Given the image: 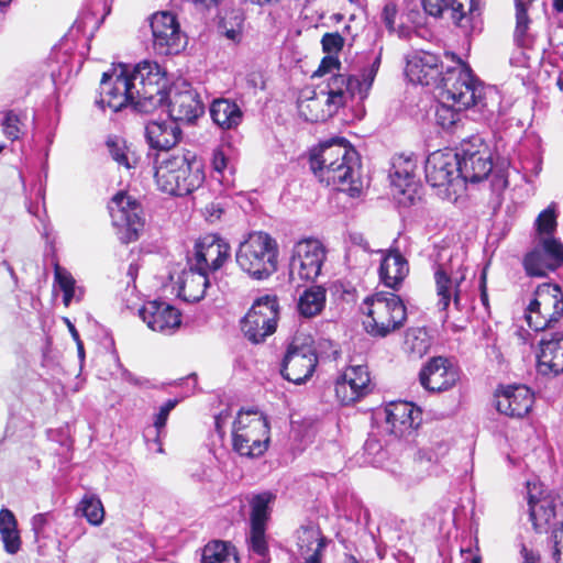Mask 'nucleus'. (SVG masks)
Wrapping results in <instances>:
<instances>
[{"label": "nucleus", "instance_id": "8fccbe9b", "mask_svg": "<svg viewBox=\"0 0 563 563\" xmlns=\"http://www.w3.org/2000/svg\"><path fill=\"white\" fill-rule=\"evenodd\" d=\"M244 18L240 10H230L221 16L219 22L220 35H241Z\"/></svg>", "mask_w": 563, "mask_h": 563}, {"label": "nucleus", "instance_id": "4d7b16f0", "mask_svg": "<svg viewBox=\"0 0 563 563\" xmlns=\"http://www.w3.org/2000/svg\"><path fill=\"white\" fill-rule=\"evenodd\" d=\"M54 276L55 282L59 286L60 290L75 288L76 280L71 274L67 269L60 267L58 264L55 265Z\"/></svg>", "mask_w": 563, "mask_h": 563}, {"label": "nucleus", "instance_id": "a18cd8bd", "mask_svg": "<svg viewBox=\"0 0 563 563\" xmlns=\"http://www.w3.org/2000/svg\"><path fill=\"white\" fill-rule=\"evenodd\" d=\"M380 20L389 33L398 35H410L411 31L405 25V15H399L397 7L393 2H387L380 13Z\"/></svg>", "mask_w": 563, "mask_h": 563}, {"label": "nucleus", "instance_id": "6ab92c4d", "mask_svg": "<svg viewBox=\"0 0 563 563\" xmlns=\"http://www.w3.org/2000/svg\"><path fill=\"white\" fill-rule=\"evenodd\" d=\"M443 74L439 56L433 53L421 49L407 57L406 76L413 84L438 88Z\"/></svg>", "mask_w": 563, "mask_h": 563}, {"label": "nucleus", "instance_id": "412c9836", "mask_svg": "<svg viewBox=\"0 0 563 563\" xmlns=\"http://www.w3.org/2000/svg\"><path fill=\"white\" fill-rule=\"evenodd\" d=\"M371 377L366 366L352 365L338 377L335 394L342 405L352 404L371 390Z\"/></svg>", "mask_w": 563, "mask_h": 563}, {"label": "nucleus", "instance_id": "f257e3e1", "mask_svg": "<svg viewBox=\"0 0 563 563\" xmlns=\"http://www.w3.org/2000/svg\"><path fill=\"white\" fill-rule=\"evenodd\" d=\"M310 168L314 176L327 186L358 197L363 190L357 152L344 139L321 143L310 153Z\"/></svg>", "mask_w": 563, "mask_h": 563}, {"label": "nucleus", "instance_id": "7ed1b4c3", "mask_svg": "<svg viewBox=\"0 0 563 563\" xmlns=\"http://www.w3.org/2000/svg\"><path fill=\"white\" fill-rule=\"evenodd\" d=\"M467 267L453 255L452 250L442 247L434 262V284L439 311L446 312L451 302L461 311L464 295L470 287L466 279Z\"/></svg>", "mask_w": 563, "mask_h": 563}, {"label": "nucleus", "instance_id": "423d86ee", "mask_svg": "<svg viewBox=\"0 0 563 563\" xmlns=\"http://www.w3.org/2000/svg\"><path fill=\"white\" fill-rule=\"evenodd\" d=\"M161 191L172 196H186L198 189L205 180L201 164L185 155L164 158L155 169Z\"/></svg>", "mask_w": 563, "mask_h": 563}, {"label": "nucleus", "instance_id": "0eeeda50", "mask_svg": "<svg viewBox=\"0 0 563 563\" xmlns=\"http://www.w3.org/2000/svg\"><path fill=\"white\" fill-rule=\"evenodd\" d=\"M126 77L136 97L135 111L148 114L164 107L167 100V79L157 63L141 62L131 74L126 73Z\"/></svg>", "mask_w": 563, "mask_h": 563}, {"label": "nucleus", "instance_id": "6e6d98bb", "mask_svg": "<svg viewBox=\"0 0 563 563\" xmlns=\"http://www.w3.org/2000/svg\"><path fill=\"white\" fill-rule=\"evenodd\" d=\"M98 23L99 21L92 14H86L74 22L69 32L82 33L84 35L89 33V35H93L98 29Z\"/></svg>", "mask_w": 563, "mask_h": 563}, {"label": "nucleus", "instance_id": "f704fd0d", "mask_svg": "<svg viewBox=\"0 0 563 563\" xmlns=\"http://www.w3.org/2000/svg\"><path fill=\"white\" fill-rule=\"evenodd\" d=\"M465 109L456 107L452 101L442 100L435 106V122L443 130L455 133L463 123V112Z\"/></svg>", "mask_w": 563, "mask_h": 563}, {"label": "nucleus", "instance_id": "f3484780", "mask_svg": "<svg viewBox=\"0 0 563 563\" xmlns=\"http://www.w3.org/2000/svg\"><path fill=\"white\" fill-rule=\"evenodd\" d=\"M317 364V354L310 346L291 344L283 358L280 374L288 382L300 385L312 376Z\"/></svg>", "mask_w": 563, "mask_h": 563}, {"label": "nucleus", "instance_id": "2eb2a0df", "mask_svg": "<svg viewBox=\"0 0 563 563\" xmlns=\"http://www.w3.org/2000/svg\"><path fill=\"white\" fill-rule=\"evenodd\" d=\"M422 5L426 13L432 16L450 13L453 22L465 33L477 31L476 25L481 23L479 0H422Z\"/></svg>", "mask_w": 563, "mask_h": 563}, {"label": "nucleus", "instance_id": "39448f33", "mask_svg": "<svg viewBox=\"0 0 563 563\" xmlns=\"http://www.w3.org/2000/svg\"><path fill=\"white\" fill-rule=\"evenodd\" d=\"M366 316L363 324L368 334L385 338L401 328L407 320V309L399 296L377 292L366 297L361 305Z\"/></svg>", "mask_w": 563, "mask_h": 563}, {"label": "nucleus", "instance_id": "f8f14e48", "mask_svg": "<svg viewBox=\"0 0 563 563\" xmlns=\"http://www.w3.org/2000/svg\"><path fill=\"white\" fill-rule=\"evenodd\" d=\"M279 307L276 296L260 297L241 322V329L252 343H261L276 331Z\"/></svg>", "mask_w": 563, "mask_h": 563}, {"label": "nucleus", "instance_id": "09e8293b", "mask_svg": "<svg viewBox=\"0 0 563 563\" xmlns=\"http://www.w3.org/2000/svg\"><path fill=\"white\" fill-rule=\"evenodd\" d=\"M556 268L563 265V243L552 235L540 238L537 246Z\"/></svg>", "mask_w": 563, "mask_h": 563}, {"label": "nucleus", "instance_id": "e2e57ef3", "mask_svg": "<svg viewBox=\"0 0 563 563\" xmlns=\"http://www.w3.org/2000/svg\"><path fill=\"white\" fill-rule=\"evenodd\" d=\"M229 418H231V410L228 408L222 410L220 413H218L214 417V428L221 438H223L225 434L224 427H225Z\"/></svg>", "mask_w": 563, "mask_h": 563}, {"label": "nucleus", "instance_id": "603ef678", "mask_svg": "<svg viewBox=\"0 0 563 563\" xmlns=\"http://www.w3.org/2000/svg\"><path fill=\"white\" fill-rule=\"evenodd\" d=\"M266 527L251 526L249 536V549L261 558V563H266V555L268 553L267 542L265 538Z\"/></svg>", "mask_w": 563, "mask_h": 563}, {"label": "nucleus", "instance_id": "49530a36", "mask_svg": "<svg viewBox=\"0 0 563 563\" xmlns=\"http://www.w3.org/2000/svg\"><path fill=\"white\" fill-rule=\"evenodd\" d=\"M92 526H99L104 518L101 500L96 496H85L77 509Z\"/></svg>", "mask_w": 563, "mask_h": 563}, {"label": "nucleus", "instance_id": "473e14b6", "mask_svg": "<svg viewBox=\"0 0 563 563\" xmlns=\"http://www.w3.org/2000/svg\"><path fill=\"white\" fill-rule=\"evenodd\" d=\"M323 547V538L318 527L306 526L297 531L298 553L305 559L303 563H320Z\"/></svg>", "mask_w": 563, "mask_h": 563}, {"label": "nucleus", "instance_id": "ddd939ff", "mask_svg": "<svg viewBox=\"0 0 563 563\" xmlns=\"http://www.w3.org/2000/svg\"><path fill=\"white\" fill-rule=\"evenodd\" d=\"M113 224L119 229V238L123 243H130L139 238L144 227L143 209L132 196L120 191L109 205Z\"/></svg>", "mask_w": 563, "mask_h": 563}, {"label": "nucleus", "instance_id": "13d9d810", "mask_svg": "<svg viewBox=\"0 0 563 563\" xmlns=\"http://www.w3.org/2000/svg\"><path fill=\"white\" fill-rule=\"evenodd\" d=\"M516 20H517V26H516V35H525L529 18L527 14V9L522 0H516Z\"/></svg>", "mask_w": 563, "mask_h": 563}, {"label": "nucleus", "instance_id": "864d4df0", "mask_svg": "<svg viewBox=\"0 0 563 563\" xmlns=\"http://www.w3.org/2000/svg\"><path fill=\"white\" fill-rule=\"evenodd\" d=\"M2 126L5 136L11 141L20 139V136L23 134L24 124L20 114L15 113L14 111L5 112Z\"/></svg>", "mask_w": 563, "mask_h": 563}, {"label": "nucleus", "instance_id": "c756f323", "mask_svg": "<svg viewBox=\"0 0 563 563\" xmlns=\"http://www.w3.org/2000/svg\"><path fill=\"white\" fill-rule=\"evenodd\" d=\"M189 268L184 271L180 276L179 296L189 302H196L202 299L210 284L208 273L198 269L188 261Z\"/></svg>", "mask_w": 563, "mask_h": 563}, {"label": "nucleus", "instance_id": "9b49d317", "mask_svg": "<svg viewBox=\"0 0 563 563\" xmlns=\"http://www.w3.org/2000/svg\"><path fill=\"white\" fill-rule=\"evenodd\" d=\"M459 158V174L461 184L479 183L487 178L493 169L489 147L481 137H473L461 144L454 152Z\"/></svg>", "mask_w": 563, "mask_h": 563}, {"label": "nucleus", "instance_id": "ea45409f", "mask_svg": "<svg viewBox=\"0 0 563 563\" xmlns=\"http://www.w3.org/2000/svg\"><path fill=\"white\" fill-rule=\"evenodd\" d=\"M202 563H239L234 549L224 541H211L205 545Z\"/></svg>", "mask_w": 563, "mask_h": 563}, {"label": "nucleus", "instance_id": "393cba45", "mask_svg": "<svg viewBox=\"0 0 563 563\" xmlns=\"http://www.w3.org/2000/svg\"><path fill=\"white\" fill-rule=\"evenodd\" d=\"M457 379L456 368L442 356L431 358L419 374L420 384L429 391L448 390Z\"/></svg>", "mask_w": 563, "mask_h": 563}, {"label": "nucleus", "instance_id": "bb28decb", "mask_svg": "<svg viewBox=\"0 0 563 563\" xmlns=\"http://www.w3.org/2000/svg\"><path fill=\"white\" fill-rule=\"evenodd\" d=\"M384 413L389 431L397 437L418 428L421 421V410L407 401L390 402Z\"/></svg>", "mask_w": 563, "mask_h": 563}, {"label": "nucleus", "instance_id": "0e129e2a", "mask_svg": "<svg viewBox=\"0 0 563 563\" xmlns=\"http://www.w3.org/2000/svg\"><path fill=\"white\" fill-rule=\"evenodd\" d=\"M555 547L553 559L556 563H563V522L561 528L554 534Z\"/></svg>", "mask_w": 563, "mask_h": 563}, {"label": "nucleus", "instance_id": "a19ab883", "mask_svg": "<svg viewBox=\"0 0 563 563\" xmlns=\"http://www.w3.org/2000/svg\"><path fill=\"white\" fill-rule=\"evenodd\" d=\"M405 351L412 357L420 358L430 349V338L422 328L408 329L404 342Z\"/></svg>", "mask_w": 563, "mask_h": 563}, {"label": "nucleus", "instance_id": "a878e982", "mask_svg": "<svg viewBox=\"0 0 563 563\" xmlns=\"http://www.w3.org/2000/svg\"><path fill=\"white\" fill-rule=\"evenodd\" d=\"M533 395L525 385L507 386L496 394L497 410L512 418L525 417L532 408Z\"/></svg>", "mask_w": 563, "mask_h": 563}, {"label": "nucleus", "instance_id": "6e6552de", "mask_svg": "<svg viewBox=\"0 0 563 563\" xmlns=\"http://www.w3.org/2000/svg\"><path fill=\"white\" fill-rule=\"evenodd\" d=\"M379 64L380 57L377 56L369 69L363 74L362 80L354 75H333L327 81L325 87L320 90V96L325 97L324 104L328 115L336 113L340 108L346 107L355 100L362 102L368 96Z\"/></svg>", "mask_w": 563, "mask_h": 563}, {"label": "nucleus", "instance_id": "bf43d9fd", "mask_svg": "<svg viewBox=\"0 0 563 563\" xmlns=\"http://www.w3.org/2000/svg\"><path fill=\"white\" fill-rule=\"evenodd\" d=\"M224 212V205L221 201H212L205 208V214L209 222L219 220Z\"/></svg>", "mask_w": 563, "mask_h": 563}, {"label": "nucleus", "instance_id": "338daca9", "mask_svg": "<svg viewBox=\"0 0 563 563\" xmlns=\"http://www.w3.org/2000/svg\"><path fill=\"white\" fill-rule=\"evenodd\" d=\"M520 554L522 558V563H541L539 552L532 549H528L525 544H522L520 549Z\"/></svg>", "mask_w": 563, "mask_h": 563}, {"label": "nucleus", "instance_id": "3c124183", "mask_svg": "<svg viewBox=\"0 0 563 563\" xmlns=\"http://www.w3.org/2000/svg\"><path fill=\"white\" fill-rule=\"evenodd\" d=\"M533 37H516V48L510 57V63L517 67H529L533 58Z\"/></svg>", "mask_w": 563, "mask_h": 563}, {"label": "nucleus", "instance_id": "cd10ccee", "mask_svg": "<svg viewBox=\"0 0 563 563\" xmlns=\"http://www.w3.org/2000/svg\"><path fill=\"white\" fill-rule=\"evenodd\" d=\"M530 520L536 530L550 525L556 515V506L552 498L542 496L537 483L527 482Z\"/></svg>", "mask_w": 563, "mask_h": 563}, {"label": "nucleus", "instance_id": "5fc2aeb1", "mask_svg": "<svg viewBox=\"0 0 563 563\" xmlns=\"http://www.w3.org/2000/svg\"><path fill=\"white\" fill-rule=\"evenodd\" d=\"M538 232L545 236L552 235L556 229V214L553 207L543 210L536 221Z\"/></svg>", "mask_w": 563, "mask_h": 563}, {"label": "nucleus", "instance_id": "a211bd4d", "mask_svg": "<svg viewBox=\"0 0 563 563\" xmlns=\"http://www.w3.org/2000/svg\"><path fill=\"white\" fill-rule=\"evenodd\" d=\"M101 91L100 99L96 103L100 108L106 106L114 112L120 111L128 103L135 109L136 97L132 92L131 84L126 77V70H122L119 75L103 73L100 80Z\"/></svg>", "mask_w": 563, "mask_h": 563}, {"label": "nucleus", "instance_id": "58836bf2", "mask_svg": "<svg viewBox=\"0 0 563 563\" xmlns=\"http://www.w3.org/2000/svg\"><path fill=\"white\" fill-rule=\"evenodd\" d=\"M276 496L271 492H262L250 498L251 526L266 527L271 514V505Z\"/></svg>", "mask_w": 563, "mask_h": 563}, {"label": "nucleus", "instance_id": "69168bd1", "mask_svg": "<svg viewBox=\"0 0 563 563\" xmlns=\"http://www.w3.org/2000/svg\"><path fill=\"white\" fill-rule=\"evenodd\" d=\"M198 12L209 11L217 8L222 0H187Z\"/></svg>", "mask_w": 563, "mask_h": 563}, {"label": "nucleus", "instance_id": "37998d69", "mask_svg": "<svg viewBox=\"0 0 563 563\" xmlns=\"http://www.w3.org/2000/svg\"><path fill=\"white\" fill-rule=\"evenodd\" d=\"M111 158L119 165L128 169L136 164L134 154L130 151L126 142L119 136H109L106 142Z\"/></svg>", "mask_w": 563, "mask_h": 563}, {"label": "nucleus", "instance_id": "c03bdc74", "mask_svg": "<svg viewBox=\"0 0 563 563\" xmlns=\"http://www.w3.org/2000/svg\"><path fill=\"white\" fill-rule=\"evenodd\" d=\"M523 266L528 275L543 277L558 269L538 247L525 256Z\"/></svg>", "mask_w": 563, "mask_h": 563}, {"label": "nucleus", "instance_id": "774afa93", "mask_svg": "<svg viewBox=\"0 0 563 563\" xmlns=\"http://www.w3.org/2000/svg\"><path fill=\"white\" fill-rule=\"evenodd\" d=\"M168 416H169V413L166 410L162 409V408H159L158 413L155 415L154 428L156 429L157 437L159 435V433L164 429V427L166 424V421L168 419Z\"/></svg>", "mask_w": 563, "mask_h": 563}, {"label": "nucleus", "instance_id": "e433bc0d", "mask_svg": "<svg viewBox=\"0 0 563 563\" xmlns=\"http://www.w3.org/2000/svg\"><path fill=\"white\" fill-rule=\"evenodd\" d=\"M322 48L327 55L322 58L318 69L312 74V77H322L333 70H339L341 63L334 55L340 52L344 45L343 37H322Z\"/></svg>", "mask_w": 563, "mask_h": 563}, {"label": "nucleus", "instance_id": "b1692460", "mask_svg": "<svg viewBox=\"0 0 563 563\" xmlns=\"http://www.w3.org/2000/svg\"><path fill=\"white\" fill-rule=\"evenodd\" d=\"M139 316L147 327L156 332L170 334L181 323L179 310L167 302L152 300L143 305Z\"/></svg>", "mask_w": 563, "mask_h": 563}, {"label": "nucleus", "instance_id": "680f3d73", "mask_svg": "<svg viewBox=\"0 0 563 563\" xmlns=\"http://www.w3.org/2000/svg\"><path fill=\"white\" fill-rule=\"evenodd\" d=\"M122 378L123 380L128 382L129 384H132L140 388H151L153 385L152 383L145 378V377H139L134 375L133 373L129 372L128 369H124L122 372Z\"/></svg>", "mask_w": 563, "mask_h": 563}, {"label": "nucleus", "instance_id": "de8ad7c7", "mask_svg": "<svg viewBox=\"0 0 563 563\" xmlns=\"http://www.w3.org/2000/svg\"><path fill=\"white\" fill-rule=\"evenodd\" d=\"M188 45L187 37H153L152 47L156 55L172 56L181 53Z\"/></svg>", "mask_w": 563, "mask_h": 563}, {"label": "nucleus", "instance_id": "c9c22d12", "mask_svg": "<svg viewBox=\"0 0 563 563\" xmlns=\"http://www.w3.org/2000/svg\"><path fill=\"white\" fill-rule=\"evenodd\" d=\"M0 534L4 550L10 554H15L21 548V538L16 519L13 512L7 508L0 510Z\"/></svg>", "mask_w": 563, "mask_h": 563}, {"label": "nucleus", "instance_id": "5701e85b", "mask_svg": "<svg viewBox=\"0 0 563 563\" xmlns=\"http://www.w3.org/2000/svg\"><path fill=\"white\" fill-rule=\"evenodd\" d=\"M537 372L554 377L563 373V333H545L539 342Z\"/></svg>", "mask_w": 563, "mask_h": 563}, {"label": "nucleus", "instance_id": "4468645a", "mask_svg": "<svg viewBox=\"0 0 563 563\" xmlns=\"http://www.w3.org/2000/svg\"><path fill=\"white\" fill-rule=\"evenodd\" d=\"M327 253L322 243L314 239L299 241L292 249L289 274L292 279L314 280L320 274Z\"/></svg>", "mask_w": 563, "mask_h": 563}, {"label": "nucleus", "instance_id": "9d476101", "mask_svg": "<svg viewBox=\"0 0 563 563\" xmlns=\"http://www.w3.org/2000/svg\"><path fill=\"white\" fill-rule=\"evenodd\" d=\"M563 317V291L551 283H544L534 291V298L527 308L526 319L534 331L554 327Z\"/></svg>", "mask_w": 563, "mask_h": 563}, {"label": "nucleus", "instance_id": "c85d7f7f", "mask_svg": "<svg viewBox=\"0 0 563 563\" xmlns=\"http://www.w3.org/2000/svg\"><path fill=\"white\" fill-rule=\"evenodd\" d=\"M145 136L151 147L167 151L181 137L179 125L173 121H150L145 126Z\"/></svg>", "mask_w": 563, "mask_h": 563}, {"label": "nucleus", "instance_id": "aec40b11", "mask_svg": "<svg viewBox=\"0 0 563 563\" xmlns=\"http://www.w3.org/2000/svg\"><path fill=\"white\" fill-rule=\"evenodd\" d=\"M459 158L453 151H437L426 159V179L432 187L453 186L461 183Z\"/></svg>", "mask_w": 563, "mask_h": 563}, {"label": "nucleus", "instance_id": "7c9ffc66", "mask_svg": "<svg viewBox=\"0 0 563 563\" xmlns=\"http://www.w3.org/2000/svg\"><path fill=\"white\" fill-rule=\"evenodd\" d=\"M408 273V262L398 251H390L383 257L379 277L386 287L397 289Z\"/></svg>", "mask_w": 563, "mask_h": 563}, {"label": "nucleus", "instance_id": "2f4dec72", "mask_svg": "<svg viewBox=\"0 0 563 563\" xmlns=\"http://www.w3.org/2000/svg\"><path fill=\"white\" fill-rule=\"evenodd\" d=\"M417 159L412 155H396L391 162L389 177L391 184L406 194L408 188L416 185L417 181Z\"/></svg>", "mask_w": 563, "mask_h": 563}, {"label": "nucleus", "instance_id": "1a4fd4ad", "mask_svg": "<svg viewBox=\"0 0 563 563\" xmlns=\"http://www.w3.org/2000/svg\"><path fill=\"white\" fill-rule=\"evenodd\" d=\"M271 428L258 410H240L232 427V448L241 456L258 457L269 444Z\"/></svg>", "mask_w": 563, "mask_h": 563}, {"label": "nucleus", "instance_id": "4be33fe9", "mask_svg": "<svg viewBox=\"0 0 563 563\" xmlns=\"http://www.w3.org/2000/svg\"><path fill=\"white\" fill-rule=\"evenodd\" d=\"M230 256V245L217 235H208L196 243L192 261L195 267L206 273L220 269Z\"/></svg>", "mask_w": 563, "mask_h": 563}, {"label": "nucleus", "instance_id": "20e7f679", "mask_svg": "<svg viewBox=\"0 0 563 563\" xmlns=\"http://www.w3.org/2000/svg\"><path fill=\"white\" fill-rule=\"evenodd\" d=\"M278 245L263 231L252 232L235 253L238 266L251 278L263 280L277 271Z\"/></svg>", "mask_w": 563, "mask_h": 563}, {"label": "nucleus", "instance_id": "f03ea898", "mask_svg": "<svg viewBox=\"0 0 563 563\" xmlns=\"http://www.w3.org/2000/svg\"><path fill=\"white\" fill-rule=\"evenodd\" d=\"M438 88L442 100L452 101L465 110L476 108L492 115L499 104L497 91L486 87L461 58L456 59L455 66L446 68Z\"/></svg>", "mask_w": 563, "mask_h": 563}, {"label": "nucleus", "instance_id": "72a5a7b5", "mask_svg": "<svg viewBox=\"0 0 563 563\" xmlns=\"http://www.w3.org/2000/svg\"><path fill=\"white\" fill-rule=\"evenodd\" d=\"M212 121L223 130L238 128L243 120L240 107L230 99H216L210 106Z\"/></svg>", "mask_w": 563, "mask_h": 563}, {"label": "nucleus", "instance_id": "052dcab7", "mask_svg": "<svg viewBox=\"0 0 563 563\" xmlns=\"http://www.w3.org/2000/svg\"><path fill=\"white\" fill-rule=\"evenodd\" d=\"M228 166V155L224 147H219L212 154V167L216 172L222 173Z\"/></svg>", "mask_w": 563, "mask_h": 563}, {"label": "nucleus", "instance_id": "4c0bfd02", "mask_svg": "<svg viewBox=\"0 0 563 563\" xmlns=\"http://www.w3.org/2000/svg\"><path fill=\"white\" fill-rule=\"evenodd\" d=\"M325 305V289L321 286H312L306 289L298 300V311L306 318L319 314Z\"/></svg>", "mask_w": 563, "mask_h": 563}, {"label": "nucleus", "instance_id": "dca6fc26", "mask_svg": "<svg viewBox=\"0 0 563 563\" xmlns=\"http://www.w3.org/2000/svg\"><path fill=\"white\" fill-rule=\"evenodd\" d=\"M184 89L173 87L167 93L169 119L183 123H192L205 112V107L196 90L183 82Z\"/></svg>", "mask_w": 563, "mask_h": 563}, {"label": "nucleus", "instance_id": "79ce46f5", "mask_svg": "<svg viewBox=\"0 0 563 563\" xmlns=\"http://www.w3.org/2000/svg\"><path fill=\"white\" fill-rule=\"evenodd\" d=\"M148 20L152 35H180V25L173 12L159 11L152 14Z\"/></svg>", "mask_w": 563, "mask_h": 563}]
</instances>
